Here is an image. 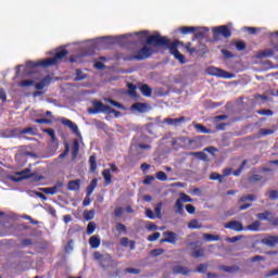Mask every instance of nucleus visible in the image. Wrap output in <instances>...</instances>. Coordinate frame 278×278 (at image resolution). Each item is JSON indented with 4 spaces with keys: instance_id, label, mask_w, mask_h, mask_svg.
<instances>
[{
    "instance_id": "f257e3e1",
    "label": "nucleus",
    "mask_w": 278,
    "mask_h": 278,
    "mask_svg": "<svg viewBox=\"0 0 278 278\" xmlns=\"http://www.w3.org/2000/svg\"><path fill=\"white\" fill-rule=\"evenodd\" d=\"M68 55V50L62 49L58 51L53 58H48L41 61H29L26 66L27 68H49V66H55L60 64L61 60H64Z\"/></svg>"
},
{
    "instance_id": "f03ea898",
    "label": "nucleus",
    "mask_w": 278,
    "mask_h": 278,
    "mask_svg": "<svg viewBox=\"0 0 278 278\" xmlns=\"http://www.w3.org/2000/svg\"><path fill=\"white\" fill-rule=\"evenodd\" d=\"M146 42L147 45H154V47H166L172 55L179 52L177 49L179 47V41L175 40L170 42L168 37H162L160 34L149 36Z\"/></svg>"
},
{
    "instance_id": "7ed1b4c3",
    "label": "nucleus",
    "mask_w": 278,
    "mask_h": 278,
    "mask_svg": "<svg viewBox=\"0 0 278 278\" xmlns=\"http://www.w3.org/2000/svg\"><path fill=\"white\" fill-rule=\"evenodd\" d=\"M153 53H155V50L149 48L148 46H143L139 51L136 52V54H119V59L124 60V62H134V60H136L137 62H142V60L151 58Z\"/></svg>"
},
{
    "instance_id": "20e7f679",
    "label": "nucleus",
    "mask_w": 278,
    "mask_h": 278,
    "mask_svg": "<svg viewBox=\"0 0 278 278\" xmlns=\"http://www.w3.org/2000/svg\"><path fill=\"white\" fill-rule=\"evenodd\" d=\"M89 114H114L116 117L121 116V112L116 109H112L108 104H103L101 101H93V108L88 109Z\"/></svg>"
},
{
    "instance_id": "39448f33",
    "label": "nucleus",
    "mask_w": 278,
    "mask_h": 278,
    "mask_svg": "<svg viewBox=\"0 0 278 278\" xmlns=\"http://www.w3.org/2000/svg\"><path fill=\"white\" fill-rule=\"evenodd\" d=\"M93 260L98 262L99 266H101L103 270H106V268H110L112 264H115L114 258L112 257V254H109V253L101 254V252L99 251L93 253Z\"/></svg>"
},
{
    "instance_id": "423d86ee",
    "label": "nucleus",
    "mask_w": 278,
    "mask_h": 278,
    "mask_svg": "<svg viewBox=\"0 0 278 278\" xmlns=\"http://www.w3.org/2000/svg\"><path fill=\"white\" fill-rule=\"evenodd\" d=\"M208 75H213V77H220L222 79H233V74L218 68V67H208Z\"/></svg>"
},
{
    "instance_id": "0eeeda50",
    "label": "nucleus",
    "mask_w": 278,
    "mask_h": 278,
    "mask_svg": "<svg viewBox=\"0 0 278 278\" xmlns=\"http://www.w3.org/2000/svg\"><path fill=\"white\" fill-rule=\"evenodd\" d=\"M223 36V38H231V30L227 25L218 26L213 28V37L215 40H218V37Z\"/></svg>"
},
{
    "instance_id": "6e6552de",
    "label": "nucleus",
    "mask_w": 278,
    "mask_h": 278,
    "mask_svg": "<svg viewBox=\"0 0 278 278\" xmlns=\"http://www.w3.org/2000/svg\"><path fill=\"white\" fill-rule=\"evenodd\" d=\"M110 169H104L102 172V177L104 179V184L105 186H110V184H112V173H118V167L116 166V164L111 163L109 164Z\"/></svg>"
},
{
    "instance_id": "1a4fd4ad",
    "label": "nucleus",
    "mask_w": 278,
    "mask_h": 278,
    "mask_svg": "<svg viewBox=\"0 0 278 278\" xmlns=\"http://www.w3.org/2000/svg\"><path fill=\"white\" fill-rule=\"evenodd\" d=\"M62 188H64V182L56 181L53 187L40 188V191L43 192V194H58L62 192Z\"/></svg>"
},
{
    "instance_id": "9d476101",
    "label": "nucleus",
    "mask_w": 278,
    "mask_h": 278,
    "mask_svg": "<svg viewBox=\"0 0 278 278\" xmlns=\"http://www.w3.org/2000/svg\"><path fill=\"white\" fill-rule=\"evenodd\" d=\"M261 244L275 248L278 244V236L267 235L266 237L261 239Z\"/></svg>"
},
{
    "instance_id": "9b49d317",
    "label": "nucleus",
    "mask_w": 278,
    "mask_h": 278,
    "mask_svg": "<svg viewBox=\"0 0 278 278\" xmlns=\"http://www.w3.org/2000/svg\"><path fill=\"white\" fill-rule=\"evenodd\" d=\"M225 229H231V231H244V226L238 220H231L224 225Z\"/></svg>"
},
{
    "instance_id": "f8f14e48",
    "label": "nucleus",
    "mask_w": 278,
    "mask_h": 278,
    "mask_svg": "<svg viewBox=\"0 0 278 278\" xmlns=\"http://www.w3.org/2000/svg\"><path fill=\"white\" fill-rule=\"evenodd\" d=\"M174 275H184L185 277H188L192 270H190L188 267L182 265H175L172 268Z\"/></svg>"
},
{
    "instance_id": "ddd939ff",
    "label": "nucleus",
    "mask_w": 278,
    "mask_h": 278,
    "mask_svg": "<svg viewBox=\"0 0 278 278\" xmlns=\"http://www.w3.org/2000/svg\"><path fill=\"white\" fill-rule=\"evenodd\" d=\"M163 235L166 238L161 239V243L167 242L168 244H175L177 242V233L173 231H165Z\"/></svg>"
},
{
    "instance_id": "4468645a",
    "label": "nucleus",
    "mask_w": 278,
    "mask_h": 278,
    "mask_svg": "<svg viewBox=\"0 0 278 278\" xmlns=\"http://www.w3.org/2000/svg\"><path fill=\"white\" fill-rule=\"evenodd\" d=\"M276 51L277 50L275 49V46H274V48H268V49L260 51L256 54V58H258L260 60H264L265 58H273L275 55Z\"/></svg>"
},
{
    "instance_id": "2eb2a0df",
    "label": "nucleus",
    "mask_w": 278,
    "mask_h": 278,
    "mask_svg": "<svg viewBox=\"0 0 278 278\" xmlns=\"http://www.w3.org/2000/svg\"><path fill=\"white\" fill-rule=\"evenodd\" d=\"M131 110H135V112H139L140 114H144V112H149V104L136 102L131 105Z\"/></svg>"
},
{
    "instance_id": "dca6fc26",
    "label": "nucleus",
    "mask_w": 278,
    "mask_h": 278,
    "mask_svg": "<svg viewBox=\"0 0 278 278\" xmlns=\"http://www.w3.org/2000/svg\"><path fill=\"white\" fill-rule=\"evenodd\" d=\"M81 188V180L76 179V180H70L67 182V190L75 192Z\"/></svg>"
},
{
    "instance_id": "f3484780",
    "label": "nucleus",
    "mask_w": 278,
    "mask_h": 278,
    "mask_svg": "<svg viewBox=\"0 0 278 278\" xmlns=\"http://www.w3.org/2000/svg\"><path fill=\"white\" fill-rule=\"evenodd\" d=\"M49 84H51V77L46 76L41 81L35 85V88L36 90H43L46 86H49Z\"/></svg>"
},
{
    "instance_id": "a211bd4d",
    "label": "nucleus",
    "mask_w": 278,
    "mask_h": 278,
    "mask_svg": "<svg viewBox=\"0 0 278 278\" xmlns=\"http://www.w3.org/2000/svg\"><path fill=\"white\" fill-rule=\"evenodd\" d=\"M219 270H223L224 273L233 274V273H239L240 267L237 265H233V266L222 265L219 266Z\"/></svg>"
},
{
    "instance_id": "6ab92c4d",
    "label": "nucleus",
    "mask_w": 278,
    "mask_h": 278,
    "mask_svg": "<svg viewBox=\"0 0 278 278\" xmlns=\"http://www.w3.org/2000/svg\"><path fill=\"white\" fill-rule=\"evenodd\" d=\"M89 244L91 249H99L101 247V239L99 236H92L89 238Z\"/></svg>"
},
{
    "instance_id": "aec40b11",
    "label": "nucleus",
    "mask_w": 278,
    "mask_h": 278,
    "mask_svg": "<svg viewBox=\"0 0 278 278\" xmlns=\"http://www.w3.org/2000/svg\"><path fill=\"white\" fill-rule=\"evenodd\" d=\"M77 155H79V141L75 139L72 144V160H77Z\"/></svg>"
},
{
    "instance_id": "412c9836",
    "label": "nucleus",
    "mask_w": 278,
    "mask_h": 278,
    "mask_svg": "<svg viewBox=\"0 0 278 278\" xmlns=\"http://www.w3.org/2000/svg\"><path fill=\"white\" fill-rule=\"evenodd\" d=\"M262 227V223L260 220H255L252 224L245 226V231H260Z\"/></svg>"
},
{
    "instance_id": "4be33fe9",
    "label": "nucleus",
    "mask_w": 278,
    "mask_h": 278,
    "mask_svg": "<svg viewBox=\"0 0 278 278\" xmlns=\"http://www.w3.org/2000/svg\"><path fill=\"white\" fill-rule=\"evenodd\" d=\"M174 207H175L176 214H179L180 216H184V203H182L181 200L177 199L175 204H174Z\"/></svg>"
},
{
    "instance_id": "5701e85b",
    "label": "nucleus",
    "mask_w": 278,
    "mask_h": 278,
    "mask_svg": "<svg viewBox=\"0 0 278 278\" xmlns=\"http://www.w3.org/2000/svg\"><path fill=\"white\" fill-rule=\"evenodd\" d=\"M140 92H141V94H143V97H151V94H153V89H151V87H149V85L143 84L140 87Z\"/></svg>"
},
{
    "instance_id": "b1692460",
    "label": "nucleus",
    "mask_w": 278,
    "mask_h": 278,
    "mask_svg": "<svg viewBox=\"0 0 278 278\" xmlns=\"http://www.w3.org/2000/svg\"><path fill=\"white\" fill-rule=\"evenodd\" d=\"M97 184H98L97 178H93L90 181V184H89V186L87 187V190H86L88 197H92V193L94 192V189L97 188Z\"/></svg>"
},
{
    "instance_id": "393cba45",
    "label": "nucleus",
    "mask_w": 278,
    "mask_h": 278,
    "mask_svg": "<svg viewBox=\"0 0 278 278\" xmlns=\"http://www.w3.org/2000/svg\"><path fill=\"white\" fill-rule=\"evenodd\" d=\"M165 123H167V125H179L181 123H186V117L181 116L179 118H166Z\"/></svg>"
},
{
    "instance_id": "a878e982",
    "label": "nucleus",
    "mask_w": 278,
    "mask_h": 278,
    "mask_svg": "<svg viewBox=\"0 0 278 278\" xmlns=\"http://www.w3.org/2000/svg\"><path fill=\"white\" fill-rule=\"evenodd\" d=\"M194 129L198 131V134H212V129L203 126L202 124H195Z\"/></svg>"
},
{
    "instance_id": "bb28decb",
    "label": "nucleus",
    "mask_w": 278,
    "mask_h": 278,
    "mask_svg": "<svg viewBox=\"0 0 278 278\" xmlns=\"http://www.w3.org/2000/svg\"><path fill=\"white\" fill-rule=\"evenodd\" d=\"M76 77L74 78V81H84V79H87L88 75L84 73L80 68H77L75 72Z\"/></svg>"
},
{
    "instance_id": "cd10ccee",
    "label": "nucleus",
    "mask_w": 278,
    "mask_h": 278,
    "mask_svg": "<svg viewBox=\"0 0 278 278\" xmlns=\"http://www.w3.org/2000/svg\"><path fill=\"white\" fill-rule=\"evenodd\" d=\"M180 34H184L185 36L188 34H194L197 31V27L194 26H182L179 28Z\"/></svg>"
},
{
    "instance_id": "c85d7f7f",
    "label": "nucleus",
    "mask_w": 278,
    "mask_h": 278,
    "mask_svg": "<svg viewBox=\"0 0 278 278\" xmlns=\"http://www.w3.org/2000/svg\"><path fill=\"white\" fill-rule=\"evenodd\" d=\"M257 218H260V220H267V223H270V218H273V213L268 211L264 213H258Z\"/></svg>"
},
{
    "instance_id": "c756f323",
    "label": "nucleus",
    "mask_w": 278,
    "mask_h": 278,
    "mask_svg": "<svg viewBox=\"0 0 278 278\" xmlns=\"http://www.w3.org/2000/svg\"><path fill=\"white\" fill-rule=\"evenodd\" d=\"M203 238L204 240H206V242H217L218 240H220V236L210 233H204Z\"/></svg>"
},
{
    "instance_id": "7c9ffc66",
    "label": "nucleus",
    "mask_w": 278,
    "mask_h": 278,
    "mask_svg": "<svg viewBox=\"0 0 278 278\" xmlns=\"http://www.w3.org/2000/svg\"><path fill=\"white\" fill-rule=\"evenodd\" d=\"M90 173H94L97 170V156L91 155L89 157Z\"/></svg>"
},
{
    "instance_id": "2f4dec72",
    "label": "nucleus",
    "mask_w": 278,
    "mask_h": 278,
    "mask_svg": "<svg viewBox=\"0 0 278 278\" xmlns=\"http://www.w3.org/2000/svg\"><path fill=\"white\" fill-rule=\"evenodd\" d=\"M210 179H211V181H219V184H223L224 177H223V175H220L216 172H213L210 175Z\"/></svg>"
},
{
    "instance_id": "473e14b6",
    "label": "nucleus",
    "mask_w": 278,
    "mask_h": 278,
    "mask_svg": "<svg viewBox=\"0 0 278 278\" xmlns=\"http://www.w3.org/2000/svg\"><path fill=\"white\" fill-rule=\"evenodd\" d=\"M256 114H260V116H273L275 112L270 109H261L256 111Z\"/></svg>"
},
{
    "instance_id": "72a5a7b5",
    "label": "nucleus",
    "mask_w": 278,
    "mask_h": 278,
    "mask_svg": "<svg viewBox=\"0 0 278 278\" xmlns=\"http://www.w3.org/2000/svg\"><path fill=\"white\" fill-rule=\"evenodd\" d=\"M115 229H116V231L118 232L119 236H121V233H127V226H125L122 223H116Z\"/></svg>"
},
{
    "instance_id": "f704fd0d",
    "label": "nucleus",
    "mask_w": 278,
    "mask_h": 278,
    "mask_svg": "<svg viewBox=\"0 0 278 278\" xmlns=\"http://www.w3.org/2000/svg\"><path fill=\"white\" fill-rule=\"evenodd\" d=\"M178 200H180L182 203H192V198H190V195L186 194L185 192H180L179 193Z\"/></svg>"
},
{
    "instance_id": "c9c22d12",
    "label": "nucleus",
    "mask_w": 278,
    "mask_h": 278,
    "mask_svg": "<svg viewBox=\"0 0 278 278\" xmlns=\"http://www.w3.org/2000/svg\"><path fill=\"white\" fill-rule=\"evenodd\" d=\"M260 136H273V134H275V129H270V128H261L258 130Z\"/></svg>"
},
{
    "instance_id": "e433bc0d",
    "label": "nucleus",
    "mask_w": 278,
    "mask_h": 278,
    "mask_svg": "<svg viewBox=\"0 0 278 278\" xmlns=\"http://www.w3.org/2000/svg\"><path fill=\"white\" fill-rule=\"evenodd\" d=\"M162 205H164L162 202H159L154 207V213L156 218H162Z\"/></svg>"
},
{
    "instance_id": "4c0bfd02",
    "label": "nucleus",
    "mask_w": 278,
    "mask_h": 278,
    "mask_svg": "<svg viewBox=\"0 0 278 278\" xmlns=\"http://www.w3.org/2000/svg\"><path fill=\"white\" fill-rule=\"evenodd\" d=\"M96 229H97V224L94 222H90L87 226V235L92 236Z\"/></svg>"
},
{
    "instance_id": "58836bf2",
    "label": "nucleus",
    "mask_w": 278,
    "mask_h": 278,
    "mask_svg": "<svg viewBox=\"0 0 278 278\" xmlns=\"http://www.w3.org/2000/svg\"><path fill=\"white\" fill-rule=\"evenodd\" d=\"M235 47L237 51H244L247 49V43L242 40H238L235 42Z\"/></svg>"
},
{
    "instance_id": "ea45409f",
    "label": "nucleus",
    "mask_w": 278,
    "mask_h": 278,
    "mask_svg": "<svg viewBox=\"0 0 278 278\" xmlns=\"http://www.w3.org/2000/svg\"><path fill=\"white\" fill-rule=\"evenodd\" d=\"M193 273H200V274L207 273V264L198 265V267L193 270Z\"/></svg>"
},
{
    "instance_id": "a19ab883",
    "label": "nucleus",
    "mask_w": 278,
    "mask_h": 278,
    "mask_svg": "<svg viewBox=\"0 0 278 278\" xmlns=\"http://www.w3.org/2000/svg\"><path fill=\"white\" fill-rule=\"evenodd\" d=\"M255 199H257V197H255V194H248V195H243L239 199V201L241 203H244L245 201H255Z\"/></svg>"
},
{
    "instance_id": "79ce46f5",
    "label": "nucleus",
    "mask_w": 278,
    "mask_h": 278,
    "mask_svg": "<svg viewBox=\"0 0 278 278\" xmlns=\"http://www.w3.org/2000/svg\"><path fill=\"white\" fill-rule=\"evenodd\" d=\"M137 87L134 84H128V93L130 94V97H137L138 93L136 92Z\"/></svg>"
},
{
    "instance_id": "37998d69",
    "label": "nucleus",
    "mask_w": 278,
    "mask_h": 278,
    "mask_svg": "<svg viewBox=\"0 0 278 278\" xmlns=\"http://www.w3.org/2000/svg\"><path fill=\"white\" fill-rule=\"evenodd\" d=\"M189 229H201V225L199 224V220L197 219H192L189 224H188Z\"/></svg>"
},
{
    "instance_id": "c03bdc74",
    "label": "nucleus",
    "mask_w": 278,
    "mask_h": 278,
    "mask_svg": "<svg viewBox=\"0 0 278 278\" xmlns=\"http://www.w3.org/2000/svg\"><path fill=\"white\" fill-rule=\"evenodd\" d=\"M203 255H205V250L204 249H200V250H197V251H193L191 253V257H203Z\"/></svg>"
},
{
    "instance_id": "a18cd8bd",
    "label": "nucleus",
    "mask_w": 278,
    "mask_h": 278,
    "mask_svg": "<svg viewBox=\"0 0 278 278\" xmlns=\"http://www.w3.org/2000/svg\"><path fill=\"white\" fill-rule=\"evenodd\" d=\"M174 58L176 59V60H178V62H180V64H186V56L184 55V54H181V52H176L175 54H174Z\"/></svg>"
},
{
    "instance_id": "49530a36",
    "label": "nucleus",
    "mask_w": 278,
    "mask_h": 278,
    "mask_svg": "<svg viewBox=\"0 0 278 278\" xmlns=\"http://www.w3.org/2000/svg\"><path fill=\"white\" fill-rule=\"evenodd\" d=\"M45 134H48V136H50L52 142L55 141V130H53L52 128H46L43 129Z\"/></svg>"
},
{
    "instance_id": "de8ad7c7",
    "label": "nucleus",
    "mask_w": 278,
    "mask_h": 278,
    "mask_svg": "<svg viewBox=\"0 0 278 278\" xmlns=\"http://www.w3.org/2000/svg\"><path fill=\"white\" fill-rule=\"evenodd\" d=\"M35 123L38 125H51L52 121L49 118H36Z\"/></svg>"
},
{
    "instance_id": "09e8293b",
    "label": "nucleus",
    "mask_w": 278,
    "mask_h": 278,
    "mask_svg": "<svg viewBox=\"0 0 278 278\" xmlns=\"http://www.w3.org/2000/svg\"><path fill=\"white\" fill-rule=\"evenodd\" d=\"M84 218L85 220H92L94 218V211H85Z\"/></svg>"
},
{
    "instance_id": "8fccbe9b",
    "label": "nucleus",
    "mask_w": 278,
    "mask_h": 278,
    "mask_svg": "<svg viewBox=\"0 0 278 278\" xmlns=\"http://www.w3.org/2000/svg\"><path fill=\"white\" fill-rule=\"evenodd\" d=\"M156 179H159V181H167L168 176L164 172H157Z\"/></svg>"
},
{
    "instance_id": "3c124183",
    "label": "nucleus",
    "mask_w": 278,
    "mask_h": 278,
    "mask_svg": "<svg viewBox=\"0 0 278 278\" xmlns=\"http://www.w3.org/2000/svg\"><path fill=\"white\" fill-rule=\"evenodd\" d=\"M29 86H34V80L27 79L20 81L21 88H29Z\"/></svg>"
},
{
    "instance_id": "603ef678",
    "label": "nucleus",
    "mask_w": 278,
    "mask_h": 278,
    "mask_svg": "<svg viewBox=\"0 0 278 278\" xmlns=\"http://www.w3.org/2000/svg\"><path fill=\"white\" fill-rule=\"evenodd\" d=\"M68 153H71V147L68 143H65V150L59 155L60 160H64Z\"/></svg>"
},
{
    "instance_id": "864d4df0",
    "label": "nucleus",
    "mask_w": 278,
    "mask_h": 278,
    "mask_svg": "<svg viewBox=\"0 0 278 278\" xmlns=\"http://www.w3.org/2000/svg\"><path fill=\"white\" fill-rule=\"evenodd\" d=\"M160 232H154L150 236H148V242H155L156 240H160Z\"/></svg>"
},
{
    "instance_id": "5fc2aeb1",
    "label": "nucleus",
    "mask_w": 278,
    "mask_h": 278,
    "mask_svg": "<svg viewBox=\"0 0 278 278\" xmlns=\"http://www.w3.org/2000/svg\"><path fill=\"white\" fill-rule=\"evenodd\" d=\"M18 175L22 179H29V177H31V175L29 174V168L20 172Z\"/></svg>"
},
{
    "instance_id": "6e6d98bb",
    "label": "nucleus",
    "mask_w": 278,
    "mask_h": 278,
    "mask_svg": "<svg viewBox=\"0 0 278 278\" xmlns=\"http://www.w3.org/2000/svg\"><path fill=\"white\" fill-rule=\"evenodd\" d=\"M185 49L188 51V53H190V55H194V53H197V50L195 48H192L191 42H187Z\"/></svg>"
},
{
    "instance_id": "4d7b16f0",
    "label": "nucleus",
    "mask_w": 278,
    "mask_h": 278,
    "mask_svg": "<svg viewBox=\"0 0 278 278\" xmlns=\"http://www.w3.org/2000/svg\"><path fill=\"white\" fill-rule=\"evenodd\" d=\"M268 197H269L270 201H277V199H278V191L277 190L268 191Z\"/></svg>"
},
{
    "instance_id": "13d9d810",
    "label": "nucleus",
    "mask_w": 278,
    "mask_h": 278,
    "mask_svg": "<svg viewBox=\"0 0 278 278\" xmlns=\"http://www.w3.org/2000/svg\"><path fill=\"white\" fill-rule=\"evenodd\" d=\"M153 181H155V177L151 175L146 176V178L143 179V184L146 186L153 184Z\"/></svg>"
},
{
    "instance_id": "bf43d9fd",
    "label": "nucleus",
    "mask_w": 278,
    "mask_h": 278,
    "mask_svg": "<svg viewBox=\"0 0 278 278\" xmlns=\"http://www.w3.org/2000/svg\"><path fill=\"white\" fill-rule=\"evenodd\" d=\"M222 53L226 60H230V58H235L233 53L227 49H223Z\"/></svg>"
},
{
    "instance_id": "052dcab7",
    "label": "nucleus",
    "mask_w": 278,
    "mask_h": 278,
    "mask_svg": "<svg viewBox=\"0 0 278 278\" xmlns=\"http://www.w3.org/2000/svg\"><path fill=\"white\" fill-rule=\"evenodd\" d=\"M164 253V249H154L151 251L153 257H160Z\"/></svg>"
},
{
    "instance_id": "680f3d73",
    "label": "nucleus",
    "mask_w": 278,
    "mask_h": 278,
    "mask_svg": "<svg viewBox=\"0 0 278 278\" xmlns=\"http://www.w3.org/2000/svg\"><path fill=\"white\" fill-rule=\"evenodd\" d=\"M125 273H129L130 275H140V269L128 267L125 269Z\"/></svg>"
},
{
    "instance_id": "e2e57ef3",
    "label": "nucleus",
    "mask_w": 278,
    "mask_h": 278,
    "mask_svg": "<svg viewBox=\"0 0 278 278\" xmlns=\"http://www.w3.org/2000/svg\"><path fill=\"white\" fill-rule=\"evenodd\" d=\"M185 208L188 212V214H194V212H197V207H194V205L192 204H187Z\"/></svg>"
},
{
    "instance_id": "0e129e2a",
    "label": "nucleus",
    "mask_w": 278,
    "mask_h": 278,
    "mask_svg": "<svg viewBox=\"0 0 278 278\" xmlns=\"http://www.w3.org/2000/svg\"><path fill=\"white\" fill-rule=\"evenodd\" d=\"M123 212H125V208H123V207H116V208L114 210V216H115L116 218H119V216H123Z\"/></svg>"
},
{
    "instance_id": "69168bd1",
    "label": "nucleus",
    "mask_w": 278,
    "mask_h": 278,
    "mask_svg": "<svg viewBox=\"0 0 278 278\" xmlns=\"http://www.w3.org/2000/svg\"><path fill=\"white\" fill-rule=\"evenodd\" d=\"M146 216L150 218V220H155V214L151 211V208L146 210Z\"/></svg>"
},
{
    "instance_id": "338daca9",
    "label": "nucleus",
    "mask_w": 278,
    "mask_h": 278,
    "mask_svg": "<svg viewBox=\"0 0 278 278\" xmlns=\"http://www.w3.org/2000/svg\"><path fill=\"white\" fill-rule=\"evenodd\" d=\"M21 134H23V135L30 134L31 136H34V128H31V127H26V128H24V129L21 130Z\"/></svg>"
},
{
    "instance_id": "774afa93",
    "label": "nucleus",
    "mask_w": 278,
    "mask_h": 278,
    "mask_svg": "<svg viewBox=\"0 0 278 278\" xmlns=\"http://www.w3.org/2000/svg\"><path fill=\"white\" fill-rule=\"evenodd\" d=\"M269 225H273V227H278V217H274V215H271L269 218Z\"/></svg>"
}]
</instances>
